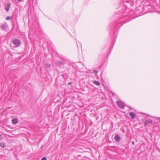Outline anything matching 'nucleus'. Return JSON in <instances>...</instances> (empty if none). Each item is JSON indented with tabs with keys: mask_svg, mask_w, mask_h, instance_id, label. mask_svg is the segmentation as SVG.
<instances>
[{
	"mask_svg": "<svg viewBox=\"0 0 160 160\" xmlns=\"http://www.w3.org/2000/svg\"><path fill=\"white\" fill-rule=\"evenodd\" d=\"M158 119H159V121H160V118H158Z\"/></svg>",
	"mask_w": 160,
	"mask_h": 160,
	"instance_id": "obj_19",
	"label": "nucleus"
},
{
	"mask_svg": "<svg viewBox=\"0 0 160 160\" xmlns=\"http://www.w3.org/2000/svg\"><path fill=\"white\" fill-rule=\"evenodd\" d=\"M129 114L131 116V118L132 119H134L136 117V114L135 113L133 112H130Z\"/></svg>",
	"mask_w": 160,
	"mask_h": 160,
	"instance_id": "obj_7",
	"label": "nucleus"
},
{
	"mask_svg": "<svg viewBox=\"0 0 160 160\" xmlns=\"http://www.w3.org/2000/svg\"><path fill=\"white\" fill-rule=\"evenodd\" d=\"M71 83L70 82V83H69V84H71Z\"/></svg>",
	"mask_w": 160,
	"mask_h": 160,
	"instance_id": "obj_20",
	"label": "nucleus"
},
{
	"mask_svg": "<svg viewBox=\"0 0 160 160\" xmlns=\"http://www.w3.org/2000/svg\"><path fill=\"white\" fill-rule=\"evenodd\" d=\"M47 158L45 157H43L42 159H41V160H46Z\"/></svg>",
	"mask_w": 160,
	"mask_h": 160,
	"instance_id": "obj_14",
	"label": "nucleus"
},
{
	"mask_svg": "<svg viewBox=\"0 0 160 160\" xmlns=\"http://www.w3.org/2000/svg\"><path fill=\"white\" fill-rule=\"evenodd\" d=\"M132 145H134V141H132Z\"/></svg>",
	"mask_w": 160,
	"mask_h": 160,
	"instance_id": "obj_17",
	"label": "nucleus"
},
{
	"mask_svg": "<svg viewBox=\"0 0 160 160\" xmlns=\"http://www.w3.org/2000/svg\"><path fill=\"white\" fill-rule=\"evenodd\" d=\"M45 66L47 68H50L51 66V65L50 64L47 63Z\"/></svg>",
	"mask_w": 160,
	"mask_h": 160,
	"instance_id": "obj_12",
	"label": "nucleus"
},
{
	"mask_svg": "<svg viewBox=\"0 0 160 160\" xmlns=\"http://www.w3.org/2000/svg\"><path fill=\"white\" fill-rule=\"evenodd\" d=\"M0 146L3 148H4L6 147V144L4 142H1L0 143Z\"/></svg>",
	"mask_w": 160,
	"mask_h": 160,
	"instance_id": "obj_10",
	"label": "nucleus"
},
{
	"mask_svg": "<svg viewBox=\"0 0 160 160\" xmlns=\"http://www.w3.org/2000/svg\"><path fill=\"white\" fill-rule=\"evenodd\" d=\"M152 120L151 119H148V120H146L144 122V124L145 126H149L150 124H151L152 123Z\"/></svg>",
	"mask_w": 160,
	"mask_h": 160,
	"instance_id": "obj_2",
	"label": "nucleus"
},
{
	"mask_svg": "<svg viewBox=\"0 0 160 160\" xmlns=\"http://www.w3.org/2000/svg\"><path fill=\"white\" fill-rule=\"evenodd\" d=\"M93 72L95 73H98V71L97 70H94L93 71Z\"/></svg>",
	"mask_w": 160,
	"mask_h": 160,
	"instance_id": "obj_15",
	"label": "nucleus"
},
{
	"mask_svg": "<svg viewBox=\"0 0 160 160\" xmlns=\"http://www.w3.org/2000/svg\"><path fill=\"white\" fill-rule=\"evenodd\" d=\"M11 18L9 16H8L6 18V19L7 20H9L11 19Z\"/></svg>",
	"mask_w": 160,
	"mask_h": 160,
	"instance_id": "obj_13",
	"label": "nucleus"
},
{
	"mask_svg": "<svg viewBox=\"0 0 160 160\" xmlns=\"http://www.w3.org/2000/svg\"><path fill=\"white\" fill-rule=\"evenodd\" d=\"M18 2H20L22 1V0H17Z\"/></svg>",
	"mask_w": 160,
	"mask_h": 160,
	"instance_id": "obj_18",
	"label": "nucleus"
},
{
	"mask_svg": "<svg viewBox=\"0 0 160 160\" xmlns=\"http://www.w3.org/2000/svg\"><path fill=\"white\" fill-rule=\"evenodd\" d=\"M2 136L1 135H0V140L2 139Z\"/></svg>",
	"mask_w": 160,
	"mask_h": 160,
	"instance_id": "obj_16",
	"label": "nucleus"
},
{
	"mask_svg": "<svg viewBox=\"0 0 160 160\" xmlns=\"http://www.w3.org/2000/svg\"><path fill=\"white\" fill-rule=\"evenodd\" d=\"M12 43L16 47H18L21 44V42L18 39H14L12 40Z\"/></svg>",
	"mask_w": 160,
	"mask_h": 160,
	"instance_id": "obj_1",
	"label": "nucleus"
},
{
	"mask_svg": "<svg viewBox=\"0 0 160 160\" xmlns=\"http://www.w3.org/2000/svg\"><path fill=\"white\" fill-rule=\"evenodd\" d=\"M114 138L116 141L119 142L121 140V137L119 135L117 134L115 135Z\"/></svg>",
	"mask_w": 160,
	"mask_h": 160,
	"instance_id": "obj_4",
	"label": "nucleus"
},
{
	"mask_svg": "<svg viewBox=\"0 0 160 160\" xmlns=\"http://www.w3.org/2000/svg\"><path fill=\"white\" fill-rule=\"evenodd\" d=\"M56 64L57 65L61 66L63 64V62L62 61H58L56 62Z\"/></svg>",
	"mask_w": 160,
	"mask_h": 160,
	"instance_id": "obj_9",
	"label": "nucleus"
},
{
	"mask_svg": "<svg viewBox=\"0 0 160 160\" xmlns=\"http://www.w3.org/2000/svg\"><path fill=\"white\" fill-rule=\"evenodd\" d=\"M117 103L118 106L122 108H124V106L122 103L120 101H117Z\"/></svg>",
	"mask_w": 160,
	"mask_h": 160,
	"instance_id": "obj_5",
	"label": "nucleus"
},
{
	"mask_svg": "<svg viewBox=\"0 0 160 160\" xmlns=\"http://www.w3.org/2000/svg\"><path fill=\"white\" fill-rule=\"evenodd\" d=\"M42 146L41 147V148H42Z\"/></svg>",
	"mask_w": 160,
	"mask_h": 160,
	"instance_id": "obj_21",
	"label": "nucleus"
},
{
	"mask_svg": "<svg viewBox=\"0 0 160 160\" xmlns=\"http://www.w3.org/2000/svg\"><path fill=\"white\" fill-rule=\"evenodd\" d=\"M93 83L97 86H99L100 84V83L99 82L97 81H94Z\"/></svg>",
	"mask_w": 160,
	"mask_h": 160,
	"instance_id": "obj_11",
	"label": "nucleus"
},
{
	"mask_svg": "<svg viewBox=\"0 0 160 160\" xmlns=\"http://www.w3.org/2000/svg\"><path fill=\"white\" fill-rule=\"evenodd\" d=\"M0 27L1 29L3 30H6L8 28L7 23L5 22L4 24H2L1 25Z\"/></svg>",
	"mask_w": 160,
	"mask_h": 160,
	"instance_id": "obj_3",
	"label": "nucleus"
},
{
	"mask_svg": "<svg viewBox=\"0 0 160 160\" xmlns=\"http://www.w3.org/2000/svg\"><path fill=\"white\" fill-rule=\"evenodd\" d=\"M7 6L5 7V9L7 12H8L9 11L11 4L10 2H8L7 4Z\"/></svg>",
	"mask_w": 160,
	"mask_h": 160,
	"instance_id": "obj_6",
	"label": "nucleus"
},
{
	"mask_svg": "<svg viewBox=\"0 0 160 160\" xmlns=\"http://www.w3.org/2000/svg\"><path fill=\"white\" fill-rule=\"evenodd\" d=\"M18 121L17 118H14L12 120V122L13 124H15L18 122Z\"/></svg>",
	"mask_w": 160,
	"mask_h": 160,
	"instance_id": "obj_8",
	"label": "nucleus"
}]
</instances>
